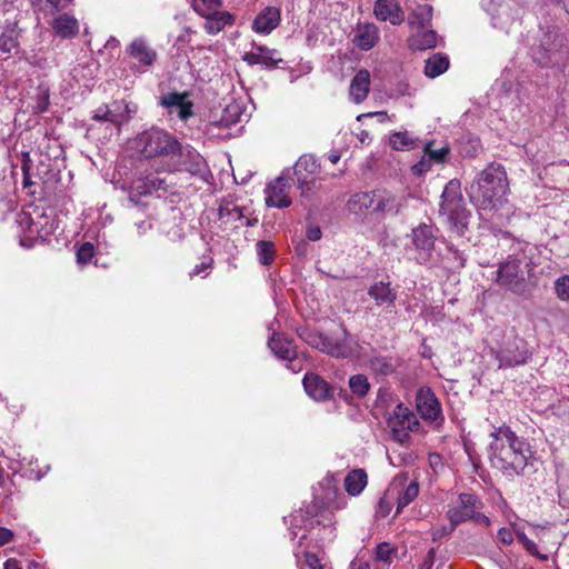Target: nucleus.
I'll use <instances>...</instances> for the list:
<instances>
[{"label": "nucleus", "mask_w": 569, "mask_h": 569, "mask_svg": "<svg viewBox=\"0 0 569 569\" xmlns=\"http://www.w3.org/2000/svg\"><path fill=\"white\" fill-rule=\"evenodd\" d=\"M340 497L342 498V495L336 479L328 476L319 482L313 501L290 516L291 539L299 538L295 557L300 566V557H305L306 550L326 559L323 552L311 550L309 542H315L313 548L321 549L335 541L337 528L332 510L342 507L339 502Z\"/></svg>", "instance_id": "nucleus-1"}, {"label": "nucleus", "mask_w": 569, "mask_h": 569, "mask_svg": "<svg viewBox=\"0 0 569 569\" xmlns=\"http://www.w3.org/2000/svg\"><path fill=\"white\" fill-rule=\"evenodd\" d=\"M490 436L492 438L489 443L491 466L508 478L519 476L532 457L529 443L505 425L496 428Z\"/></svg>", "instance_id": "nucleus-2"}, {"label": "nucleus", "mask_w": 569, "mask_h": 569, "mask_svg": "<svg viewBox=\"0 0 569 569\" xmlns=\"http://www.w3.org/2000/svg\"><path fill=\"white\" fill-rule=\"evenodd\" d=\"M509 192V181L505 167L489 163L480 171L469 187V197L480 211H497Z\"/></svg>", "instance_id": "nucleus-3"}, {"label": "nucleus", "mask_w": 569, "mask_h": 569, "mask_svg": "<svg viewBox=\"0 0 569 569\" xmlns=\"http://www.w3.org/2000/svg\"><path fill=\"white\" fill-rule=\"evenodd\" d=\"M19 152L23 188L30 189L29 193L34 194L37 191L31 187L58 170L57 161L63 153L62 144H22Z\"/></svg>", "instance_id": "nucleus-4"}, {"label": "nucleus", "mask_w": 569, "mask_h": 569, "mask_svg": "<svg viewBox=\"0 0 569 569\" xmlns=\"http://www.w3.org/2000/svg\"><path fill=\"white\" fill-rule=\"evenodd\" d=\"M20 244L32 248L47 241L58 228L57 214L52 208L29 206L17 214Z\"/></svg>", "instance_id": "nucleus-5"}, {"label": "nucleus", "mask_w": 569, "mask_h": 569, "mask_svg": "<svg viewBox=\"0 0 569 569\" xmlns=\"http://www.w3.org/2000/svg\"><path fill=\"white\" fill-rule=\"evenodd\" d=\"M439 213L451 232H455L458 236H462L465 233L470 212L465 206V201L460 192V182L458 180H450L446 184L441 194Z\"/></svg>", "instance_id": "nucleus-6"}, {"label": "nucleus", "mask_w": 569, "mask_h": 569, "mask_svg": "<svg viewBox=\"0 0 569 569\" xmlns=\"http://www.w3.org/2000/svg\"><path fill=\"white\" fill-rule=\"evenodd\" d=\"M539 43L531 48L533 60L541 67H553L567 60L566 37L558 27L542 28Z\"/></svg>", "instance_id": "nucleus-7"}, {"label": "nucleus", "mask_w": 569, "mask_h": 569, "mask_svg": "<svg viewBox=\"0 0 569 569\" xmlns=\"http://www.w3.org/2000/svg\"><path fill=\"white\" fill-rule=\"evenodd\" d=\"M159 157L162 161L168 158L166 164L170 171H187L202 178L209 173L204 158L190 144H166Z\"/></svg>", "instance_id": "nucleus-8"}, {"label": "nucleus", "mask_w": 569, "mask_h": 569, "mask_svg": "<svg viewBox=\"0 0 569 569\" xmlns=\"http://www.w3.org/2000/svg\"><path fill=\"white\" fill-rule=\"evenodd\" d=\"M411 241L415 250V260L428 268L439 267L442 262V252L438 248V228L429 223H420L411 230Z\"/></svg>", "instance_id": "nucleus-9"}, {"label": "nucleus", "mask_w": 569, "mask_h": 569, "mask_svg": "<svg viewBox=\"0 0 569 569\" xmlns=\"http://www.w3.org/2000/svg\"><path fill=\"white\" fill-rule=\"evenodd\" d=\"M291 168H284L281 173L269 181L264 188V203L269 208L284 209L292 204Z\"/></svg>", "instance_id": "nucleus-10"}, {"label": "nucleus", "mask_w": 569, "mask_h": 569, "mask_svg": "<svg viewBox=\"0 0 569 569\" xmlns=\"http://www.w3.org/2000/svg\"><path fill=\"white\" fill-rule=\"evenodd\" d=\"M387 425L392 439L399 443H406L410 438L409 432L417 430L420 423L413 411L400 402L393 408Z\"/></svg>", "instance_id": "nucleus-11"}, {"label": "nucleus", "mask_w": 569, "mask_h": 569, "mask_svg": "<svg viewBox=\"0 0 569 569\" xmlns=\"http://www.w3.org/2000/svg\"><path fill=\"white\" fill-rule=\"evenodd\" d=\"M495 357L499 361V368H511L525 365L530 358V352L526 341L512 333L506 336L502 346L495 351Z\"/></svg>", "instance_id": "nucleus-12"}, {"label": "nucleus", "mask_w": 569, "mask_h": 569, "mask_svg": "<svg viewBox=\"0 0 569 569\" xmlns=\"http://www.w3.org/2000/svg\"><path fill=\"white\" fill-rule=\"evenodd\" d=\"M416 408L420 418L439 429L445 423L441 403L429 387L420 388L416 393Z\"/></svg>", "instance_id": "nucleus-13"}, {"label": "nucleus", "mask_w": 569, "mask_h": 569, "mask_svg": "<svg viewBox=\"0 0 569 569\" xmlns=\"http://www.w3.org/2000/svg\"><path fill=\"white\" fill-rule=\"evenodd\" d=\"M521 264L522 261L518 258H509L500 263L496 271V282L515 293H523L527 284Z\"/></svg>", "instance_id": "nucleus-14"}, {"label": "nucleus", "mask_w": 569, "mask_h": 569, "mask_svg": "<svg viewBox=\"0 0 569 569\" xmlns=\"http://www.w3.org/2000/svg\"><path fill=\"white\" fill-rule=\"evenodd\" d=\"M268 346L273 355L280 360L287 361V368L293 372L302 370L301 363L298 360L297 351L293 341L282 333L273 332L268 341Z\"/></svg>", "instance_id": "nucleus-15"}, {"label": "nucleus", "mask_w": 569, "mask_h": 569, "mask_svg": "<svg viewBox=\"0 0 569 569\" xmlns=\"http://www.w3.org/2000/svg\"><path fill=\"white\" fill-rule=\"evenodd\" d=\"M482 508L480 499L472 493H460L456 506L447 511L450 523L456 527L471 518H476V511Z\"/></svg>", "instance_id": "nucleus-16"}, {"label": "nucleus", "mask_w": 569, "mask_h": 569, "mask_svg": "<svg viewBox=\"0 0 569 569\" xmlns=\"http://www.w3.org/2000/svg\"><path fill=\"white\" fill-rule=\"evenodd\" d=\"M194 10L202 16L204 20L203 28L209 34H217L227 26L234 22V17L228 11H219L217 9L206 10L199 3H194Z\"/></svg>", "instance_id": "nucleus-17"}, {"label": "nucleus", "mask_w": 569, "mask_h": 569, "mask_svg": "<svg viewBox=\"0 0 569 569\" xmlns=\"http://www.w3.org/2000/svg\"><path fill=\"white\" fill-rule=\"evenodd\" d=\"M373 14L379 21L399 26L405 21V12L397 0H376Z\"/></svg>", "instance_id": "nucleus-18"}, {"label": "nucleus", "mask_w": 569, "mask_h": 569, "mask_svg": "<svg viewBox=\"0 0 569 569\" xmlns=\"http://www.w3.org/2000/svg\"><path fill=\"white\" fill-rule=\"evenodd\" d=\"M342 337L327 336L322 352L336 358H349L353 353L355 341L352 337L342 327Z\"/></svg>", "instance_id": "nucleus-19"}, {"label": "nucleus", "mask_w": 569, "mask_h": 569, "mask_svg": "<svg viewBox=\"0 0 569 569\" xmlns=\"http://www.w3.org/2000/svg\"><path fill=\"white\" fill-rule=\"evenodd\" d=\"M243 107L240 102L231 101L223 109V114L219 122L212 123L211 127L221 129L223 132L217 134L219 139H231L233 136L229 131L231 124H237L242 121Z\"/></svg>", "instance_id": "nucleus-20"}, {"label": "nucleus", "mask_w": 569, "mask_h": 569, "mask_svg": "<svg viewBox=\"0 0 569 569\" xmlns=\"http://www.w3.org/2000/svg\"><path fill=\"white\" fill-rule=\"evenodd\" d=\"M368 295L378 307L391 309L397 300V290L391 287L389 281H378L370 286Z\"/></svg>", "instance_id": "nucleus-21"}, {"label": "nucleus", "mask_w": 569, "mask_h": 569, "mask_svg": "<svg viewBox=\"0 0 569 569\" xmlns=\"http://www.w3.org/2000/svg\"><path fill=\"white\" fill-rule=\"evenodd\" d=\"M302 382L307 395L316 401H325L332 397L329 383L316 373H306Z\"/></svg>", "instance_id": "nucleus-22"}, {"label": "nucleus", "mask_w": 569, "mask_h": 569, "mask_svg": "<svg viewBox=\"0 0 569 569\" xmlns=\"http://www.w3.org/2000/svg\"><path fill=\"white\" fill-rule=\"evenodd\" d=\"M281 19V11L276 7H267L258 13L252 22V30L260 34H269L274 30Z\"/></svg>", "instance_id": "nucleus-23"}, {"label": "nucleus", "mask_w": 569, "mask_h": 569, "mask_svg": "<svg viewBox=\"0 0 569 569\" xmlns=\"http://www.w3.org/2000/svg\"><path fill=\"white\" fill-rule=\"evenodd\" d=\"M425 153L421 159L411 167V170L417 176H422L428 172L433 162L442 163L446 160L447 154L449 153V148L443 146L438 150H431L430 147L432 144H425Z\"/></svg>", "instance_id": "nucleus-24"}, {"label": "nucleus", "mask_w": 569, "mask_h": 569, "mask_svg": "<svg viewBox=\"0 0 569 569\" xmlns=\"http://www.w3.org/2000/svg\"><path fill=\"white\" fill-rule=\"evenodd\" d=\"M276 53L277 50L274 49L259 46L256 51L246 52L242 59L249 66L261 64L267 69H272L282 61L280 58H274Z\"/></svg>", "instance_id": "nucleus-25"}, {"label": "nucleus", "mask_w": 569, "mask_h": 569, "mask_svg": "<svg viewBox=\"0 0 569 569\" xmlns=\"http://www.w3.org/2000/svg\"><path fill=\"white\" fill-rule=\"evenodd\" d=\"M370 72L360 69L352 78L349 87V97L355 103H361L370 91Z\"/></svg>", "instance_id": "nucleus-26"}, {"label": "nucleus", "mask_w": 569, "mask_h": 569, "mask_svg": "<svg viewBox=\"0 0 569 569\" xmlns=\"http://www.w3.org/2000/svg\"><path fill=\"white\" fill-rule=\"evenodd\" d=\"M54 34L61 39H72L79 33V21L71 14L60 13L52 21Z\"/></svg>", "instance_id": "nucleus-27"}, {"label": "nucleus", "mask_w": 569, "mask_h": 569, "mask_svg": "<svg viewBox=\"0 0 569 569\" xmlns=\"http://www.w3.org/2000/svg\"><path fill=\"white\" fill-rule=\"evenodd\" d=\"M368 366L377 376H390L401 366V359L397 356L373 355Z\"/></svg>", "instance_id": "nucleus-28"}, {"label": "nucleus", "mask_w": 569, "mask_h": 569, "mask_svg": "<svg viewBox=\"0 0 569 569\" xmlns=\"http://www.w3.org/2000/svg\"><path fill=\"white\" fill-rule=\"evenodd\" d=\"M127 53L144 67L151 66L157 57L156 51L142 38L134 39L127 48Z\"/></svg>", "instance_id": "nucleus-29"}, {"label": "nucleus", "mask_w": 569, "mask_h": 569, "mask_svg": "<svg viewBox=\"0 0 569 569\" xmlns=\"http://www.w3.org/2000/svg\"><path fill=\"white\" fill-rule=\"evenodd\" d=\"M378 40L379 30L376 24L365 23L358 26L353 42L359 49L368 51L377 44Z\"/></svg>", "instance_id": "nucleus-30"}, {"label": "nucleus", "mask_w": 569, "mask_h": 569, "mask_svg": "<svg viewBox=\"0 0 569 569\" xmlns=\"http://www.w3.org/2000/svg\"><path fill=\"white\" fill-rule=\"evenodd\" d=\"M375 191H362L350 196L347 201V209L350 213L362 216L371 212Z\"/></svg>", "instance_id": "nucleus-31"}, {"label": "nucleus", "mask_w": 569, "mask_h": 569, "mask_svg": "<svg viewBox=\"0 0 569 569\" xmlns=\"http://www.w3.org/2000/svg\"><path fill=\"white\" fill-rule=\"evenodd\" d=\"M293 174L297 181L300 178H310L312 176H320V163L312 154H302L293 167Z\"/></svg>", "instance_id": "nucleus-32"}, {"label": "nucleus", "mask_w": 569, "mask_h": 569, "mask_svg": "<svg viewBox=\"0 0 569 569\" xmlns=\"http://www.w3.org/2000/svg\"><path fill=\"white\" fill-rule=\"evenodd\" d=\"M432 7L430 4H419L408 16V23L411 31L427 29L431 26Z\"/></svg>", "instance_id": "nucleus-33"}, {"label": "nucleus", "mask_w": 569, "mask_h": 569, "mask_svg": "<svg viewBox=\"0 0 569 569\" xmlns=\"http://www.w3.org/2000/svg\"><path fill=\"white\" fill-rule=\"evenodd\" d=\"M410 47L416 50H428L437 46L438 36L430 28L411 31Z\"/></svg>", "instance_id": "nucleus-34"}, {"label": "nucleus", "mask_w": 569, "mask_h": 569, "mask_svg": "<svg viewBox=\"0 0 569 569\" xmlns=\"http://www.w3.org/2000/svg\"><path fill=\"white\" fill-rule=\"evenodd\" d=\"M323 177L312 176L310 178H300L297 181V188L303 200H313L322 190Z\"/></svg>", "instance_id": "nucleus-35"}, {"label": "nucleus", "mask_w": 569, "mask_h": 569, "mask_svg": "<svg viewBox=\"0 0 569 569\" xmlns=\"http://www.w3.org/2000/svg\"><path fill=\"white\" fill-rule=\"evenodd\" d=\"M372 213H397L399 208L396 198L386 191H375Z\"/></svg>", "instance_id": "nucleus-36"}, {"label": "nucleus", "mask_w": 569, "mask_h": 569, "mask_svg": "<svg viewBox=\"0 0 569 569\" xmlns=\"http://www.w3.org/2000/svg\"><path fill=\"white\" fill-rule=\"evenodd\" d=\"M368 476L363 469H353L345 478V488L350 496H358L366 488Z\"/></svg>", "instance_id": "nucleus-37"}, {"label": "nucleus", "mask_w": 569, "mask_h": 569, "mask_svg": "<svg viewBox=\"0 0 569 569\" xmlns=\"http://www.w3.org/2000/svg\"><path fill=\"white\" fill-rule=\"evenodd\" d=\"M449 68V58L442 53H435L426 60L425 74L428 78H436L447 71Z\"/></svg>", "instance_id": "nucleus-38"}, {"label": "nucleus", "mask_w": 569, "mask_h": 569, "mask_svg": "<svg viewBox=\"0 0 569 569\" xmlns=\"http://www.w3.org/2000/svg\"><path fill=\"white\" fill-rule=\"evenodd\" d=\"M465 264L466 256L463 252L458 250L455 246L446 243V253H442V262H440V266L450 270H459L462 269Z\"/></svg>", "instance_id": "nucleus-39"}, {"label": "nucleus", "mask_w": 569, "mask_h": 569, "mask_svg": "<svg viewBox=\"0 0 569 569\" xmlns=\"http://www.w3.org/2000/svg\"><path fill=\"white\" fill-rule=\"evenodd\" d=\"M419 495V483L413 480L406 487H403L397 497V510L396 513H400L401 510L410 505Z\"/></svg>", "instance_id": "nucleus-40"}, {"label": "nucleus", "mask_w": 569, "mask_h": 569, "mask_svg": "<svg viewBox=\"0 0 569 569\" xmlns=\"http://www.w3.org/2000/svg\"><path fill=\"white\" fill-rule=\"evenodd\" d=\"M50 99V88L47 83L41 82L34 90V94L32 96V100L34 104L32 106L33 113H43L48 110Z\"/></svg>", "instance_id": "nucleus-41"}, {"label": "nucleus", "mask_w": 569, "mask_h": 569, "mask_svg": "<svg viewBox=\"0 0 569 569\" xmlns=\"http://www.w3.org/2000/svg\"><path fill=\"white\" fill-rule=\"evenodd\" d=\"M137 142H178L177 139H172L169 134L158 127H151L148 130L140 132L137 136Z\"/></svg>", "instance_id": "nucleus-42"}, {"label": "nucleus", "mask_w": 569, "mask_h": 569, "mask_svg": "<svg viewBox=\"0 0 569 569\" xmlns=\"http://www.w3.org/2000/svg\"><path fill=\"white\" fill-rule=\"evenodd\" d=\"M349 388L355 396L363 398L369 392L370 383L365 375L359 373L349 378Z\"/></svg>", "instance_id": "nucleus-43"}, {"label": "nucleus", "mask_w": 569, "mask_h": 569, "mask_svg": "<svg viewBox=\"0 0 569 569\" xmlns=\"http://www.w3.org/2000/svg\"><path fill=\"white\" fill-rule=\"evenodd\" d=\"M259 262L269 266L274 258V246L271 241H258L256 244Z\"/></svg>", "instance_id": "nucleus-44"}, {"label": "nucleus", "mask_w": 569, "mask_h": 569, "mask_svg": "<svg viewBox=\"0 0 569 569\" xmlns=\"http://www.w3.org/2000/svg\"><path fill=\"white\" fill-rule=\"evenodd\" d=\"M20 460H23V470L21 472L29 479L39 481L49 471V466H46L43 470H36L33 465L37 463V460H33V458L20 457Z\"/></svg>", "instance_id": "nucleus-45"}, {"label": "nucleus", "mask_w": 569, "mask_h": 569, "mask_svg": "<svg viewBox=\"0 0 569 569\" xmlns=\"http://www.w3.org/2000/svg\"><path fill=\"white\" fill-rule=\"evenodd\" d=\"M305 552V561L300 566V569H331L329 566L327 559L323 557H319L316 553H312L311 551H303Z\"/></svg>", "instance_id": "nucleus-46"}, {"label": "nucleus", "mask_w": 569, "mask_h": 569, "mask_svg": "<svg viewBox=\"0 0 569 569\" xmlns=\"http://www.w3.org/2000/svg\"><path fill=\"white\" fill-rule=\"evenodd\" d=\"M18 46V33L11 28L0 36V53H10Z\"/></svg>", "instance_id": "nucleus-47"}, {"label": "nucleus", "mask_w": 569, "mask_h": 569, "mask_svg": "<svg viewBox=\"0 0 569 569\" xmlns=\"http://www.w3.org/2000/svg\"><path fill=\"white\" fill-rule=\"evenodd\" d=\"M112 117H109V122L119 131L120 123L126 120L124 111H129L128 104L124 101H114L109 106Z\"/></svg>", "instance_id": "nucleus-48"}, {"label": "nucleus", "mask_w": 569, "mask_h": 569, "mask_svg": "<svg viewBox=\"0 0 569 569\" xmlns=\"http://www.w3.org/2000/svg\"><path fill=\"white\" fill-rule=\"evenodd\" d=\"M326 337L327 335H322L315 330L305 329L300 332V338L305 342H307L312 348L319 349L320 351H322Z\"/></svg>", "instance_id": "nucleus-49"}, {"label": "nucleus", "mask_w": 569, "mask_h": 569, "mask_svg": "<svg viewBox=\"0 0 569 569\" xmlns=\"http://www.w3.org/2000/svg\"><path fill=\"white\" fill-rule=\"evenodd\" d=\"M397 555V549L388 542L379 543L376 548V559L386 565H390Z\"/></svg>", "instance_id": "nucleus-50"}, {"label": "nucleus", "mask_w": 569, "mask_h": 569, "mask_svg": "<svg viewBox=\"0 0 569 569\" xmlns=\"http://www.w3.org/2000/svg\"><path fill=\"white\" fill-rule=\"evenodd\" d=\"M557 297L562 301L569 300V276L565 274L555 281Z\"/></svg>", "instance_id": "nucleus-51"}, {"label": "nucleus", "mask_w": 569, "mask_h": 569, "mask_svg": "<svg viewBox=\"0 0 569 569\" xmlns=\"http://www.w3.org/2000/svg\"><path fill=\"white\" fill-rule=\"evenodd\" d=\"M94 254V247L90 242H84L80 246V248L77 251V261L80 264L88 263Z\"/></svg>", "instance_id": "nucleus-52"}, {"label": "nucleus", "mask_w": 569, "mask_h": 569, "mask_svg": "<svg viewBox=\"0 0 569 569\" xmlns=\"http://www.w3.org/2000/svg\"><path fill=\"white\" fill-rule=\"evenodd\" d=\"M518 539L530 555L539 557L542 560L547 559V556H542L539 553L538 546L536 545V542L529 539L525 533L519 535Z\"/></svg>", "instance_id": "nucleus-53"}, {"label": "nucleus", "mask_w": 569, "mask_h": 569, "mask_svg": "<svg viewBox=\"0 0 569 569\" xmlns=\"http://www.w3.org/2000/svg\"><path fill=\"white\" fill-rule=\"evenodd\" d=\"M184 99L186 96L178 92H172L163 97L161 103L164 107L176 109Z\"/></svg>", "instance_id": "nucleus-54"}, {"label": "nucleus", "mask_w": 569, "mask_h": 569, "mask_svg": "<svg viewBox=\"0 0 569 569\" xmlns=\"http://www.w3.org/2000/svg\"><path fill=\"white\" fill-rule=\"evenodd\" d=\"M171 112H176L181 120H187L192 116V103L184 99L176 109Z\"/></svg>", "instance_id": "nucleus-55"}, {"label": "nucleus", "mask_w": 569, "mask_h": 569, "mask_svg": "<svg viewBox=\"0 0 569 569\" xmlns=\"http://www.w3.org/2000/svg\"><path fill=\"white\" fill-rule=\"evenodd\" d=\"M393 489H389L387 491V493L380 499L379 503H378V513L381 516V517H386L389 511H390V499H389V496L391 493Z\"/></svg>", "instance_id": "nucleus-56"}, {"label": "nucleus", "mask_w": 569, "mask_h": 569, "mask_svg": "<svg viewBox=\"0 0 569 569\" xmlns=\"http://www.w3.org/2000/svg\"><path fill=\"white\" fill-rule=\"evenodd\" d=\"M47 4L51 8L54 12H61L66 9H68L73 0H46Z\"/></svg>", "instance_id": "nucleus-57"}, {"label": "nucleus", "mask_w": 569, "mask_h": 569, "mask_svg": "<svg viewBox=\"0 0 569 569\" xmlns=\"http://www.w3.org/2000/svg\"><path fill=\"white\" fill-rule=\"evenodd\" d=\"M389 142H413V140L409 137V132L407 130L393 132L389 137Z\"/></svg>", "instance_id": "nucleus-58"}, {"label": "nucleus", "mask_w": 569, "mask_h": 569, "mask_svg": "<svg viewBox=\"0 0 569 569\" xmlns=\"http://www.w3.org/2000/svg\"><path fill=\"white\" fill-rule=\"evenodd\" d=\"M306 237L310 241H318L322 237V231L319 226L311 224L306 230Z\"/></svg>", "instance_id": "nucleus-59"}, {"label": "nucleus", "mask_w": 569, "mask_h": 569, "mask_svg": "<svg viewBox=\"0 0 569 569\" xmlns=\"http://www.w3.org/2000/svg\"><path fill=\"white\" fill-rule=\"evenodd\" d=\"M436 551L431 548L423 558V561L419 565V569H432L435 565Z\"/></svg>", "instance_id": "nucleus-60"}, {"label": "nucleus", "mask_w": 569, "mask_h": 569, "mask_svg": "<svg viewBox=\"0 0 569 569\" xmlns=\"http://www.w3.org/2000/svg\"><path fill=\"white\" fill-rule=\"evenodd\" d=\"M498 539L503 545H510L513 541V533L510 529L502 527L498 531Z\"/></svg>", "instance_id": "nucleus-61"}, {"label": "nucleus", "mask_w": 569, "mask_h": 569, "mask_svg": "<svg viewBox=\"0 0 569 569\" xmlns=\"http://www.w3.org/2000/svg\"><path fill=\"white\" fill-rule=\"evenodd\" d=\"M109 117H112L111 111H109V106H101L99 107L93 114V119L96 120H103L106 122H109Z\"/></svg>", "instance_id": "nucleus-62"}, {"label": "nucleus", "mask_w": 569, "mask_h": 569, "mask_svg": "<svg viewBox=\"0 0 569 569\" xmlns=\"http://www.w3.org/2000/svg\"><path fill=\"white\" fill-rule=\"evenodd\" d=\"M8 468L14 473L23 470V460H20V453H17V458H10Z\"/></svg>", "instance_id": "nucleus-63"}, {"label": "nucleus", "mask_w": 569, "mask_h": 569, "mask_svg": "<svg viewBox=\"0 0 569 569\" xmlns=\"http://www.w3.org/2000/svg\"><path fill=\"white\" fill-rule=\"evenodd\" d=\"M13 537L14 535L10 529L0 527V547L11 542Z\"/></svg>", "instance_id": "nucleus-64"}]
</instances>
